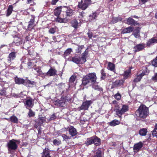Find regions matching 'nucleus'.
Instances as JSON below:
<instances>
[{
    "label": "nucleus",
    "mask_w": 157,
    "mask_h": 157,
    "mask_svg": "<svg viewBox=\"0 0 157 157\" xmlns=\"http://www.w3.org/2000/svg\"><path fill=\"white\" fill-rule=\"evenodd\" d=\"M23 43L22 40L20 38L17 37H14L13 41V45H16L17 46H19L22 44Z\"/></svg>",
    "instance_id": "11"
},
{
    "label": "nucleus",
    "mask_w": 157,
    "mask_h": 157,
    "mask_svg": "<svg viewBox=\"0 0 157 157\" xmlns=\"http://www.w3.org/2000/svg\"><path fill=\"white\" fill-rule=\"evenodd\" d=\"M34 69L37 72L40 73L41 71V70L39 68H35Z\"/></svg>",
    "instance_id": "60"
},
{
    "label": "nucleus",
    "mask_w": 157,
    "mask_h": 157,
    "mask_svg": "<svg viewBox=\"0 0 157 157\" xmlns=\"http://www.w3.org/2000/svg\"><path fill=\"white\" fill-rule=\"evenodd\" d=\"M36 63V60L35 59H32L29 60L28 63V65L29 66L33 67L36 65L35 63Z\"/></svg>",
    "instance_id": "40"
},
{
    "label": "nucleus",
    "mask_w": 157,
    "mask_h": 157,
    "mask_svg": "<svg viewBox=\"0 0 157 157\" xmlns=\"http://www.w3.org/2000/svg\"><path fill=\"white\" fill-rule=\"evenodd\" d=\"M59 88H61L62 89H63L65 87V84L64 83H61L58 85Z\"/></svg>",
    "instance_id": "58"
},
{
    "label": "nucleus",
    "mask_w": 157,
    "mask_h": 157,
    "mask_svg": "<svg viewBox=\"0 0 157 157\" xmlns=\"http://www.w3.org/2000/svg\"><path fill=\"white\" fill-rule=\"evenodd\" d=\"M88 53V48H87L85 51L84 52V53H83L82 54V57H84L86 59V56L87 55Z\"/></svg>",
    "instance_id": "53"
},
{
    "label": "nucleus",
    "mask_w": 157,
    "mask_h": 157,
    "mask_svg": "<svg viewBox=\"0 0 157 157\" xmlns=\"http://www.w3.org/2000/svg\"><path fill=\"white\" fill-rule=\"evenodd\" d=\"M101 78L102 79H104L105 78L106 76V75L104 72L103 69H102L101 71Z\"/></svg>",
    "instance_id": "51"
},
{
    "label": "nucleus",
    "mask_w": 157,
    "mask_h": 157,
    "mask_svg": "<svg viewBox=\"0 0 157 157\" xmlns=\"http://www.w3.org/2000/svg\"><path fill=\"white\" fill-rule=\"evenodd\" d=\"M133 27L129 26L125 29H124L121 33L123 34L128 33L132 32L133 30Z\"/></svg>",
    "instance_id": "21"
},
{
    "label": "nucleus",
    "mask_w": 157,
    "mask_h": 157,
    "mask_svg": "<svg viewBox=\"0 0 157 157\" xmlns=\"http://www.w3.org/2000/svg\"><path fill=\"white\" fill-rule=\"evenodd\" d=\"M92 103L91 101H86L83 102L82 105L78 108L79 111L81 110H87L90 105Z\"/></svg>",
    "instance_id": "4"
},
{
    "label": "nucleus",
    "mask_w": 157,
    "mask_h": 157,
    "mask_svg": "<svg viewBox=\"0 0 157 157\" xmlns=\"http://www.w3.org/2000/svg\"><path fill=\"white\" fill-rule=\"evenodd\" d=\"M45 119L44 118H42L40 119L39 122L40 123H42L44 122L45 121Z\"/></svg>",
    "instance_id": "61"
},
{
    "label": "nucleus",
    "mask_w": 157,
    "mask_h": 157,
    "mask_svg": "<svg viewBox=\"0 0 157 157\" xmlns=\"http://www.w3.org/2000/svg\"><path fill=\"white\" fill-rule=\"evenodd\" d=\"M140 30L139 28H137L133 32L132 34L136 38H139L140 36Z\"/></svg>",
    "instance_id": "29"
},
{
    "label": "nucleus",
    "mask_w": 157,
    "mask_h": 157,
    "mask_svg": "<svg viewBox=\"0 0 157 157\" xmlns=\"http://www.w3.org/2000/svg\"><path fill=\"white\" fill-rule=\"evenodd\" d=\"M90 83H91V82L90 81L89 78H88V76H87L86 75L82 79V84L84 85H85Z\"/></svg>",
    "instance_id": "24"
},
{
    "label": "nucleus",
    "mask_w": 157,
    "mask_h": 157,
    "mask_svg": "<svg viewBox=\"0 0 157 157\" xmlns=\"http://www.w3.org/2000/svg\"><path fill=\"white\" fill-rule=\"evenodd\" d=\"M43 155L42 157H47L49 155V150L48 148H45L43 150Z\"/></svg>",
    "instance_id": "28"
},
{
    "label": "nucleus",
    "mask_w": 157,
    "mask_h": 157,
    "mask_svg": "<svg viewBox=\"0 0 157 157\" xmlns=\"http://www.w3.org/2000/svg\"><path fill=\"white\" fill-rule=\"evenodd\" d=\"M66 101L64 98H61L60 100L57 101L56 102L58 105L61 107H64L66 105Z\"/></svg>",
    "instance_id": "14"
},
{
    "label": "nucleus",
    "mask_w": 157,
    "mask_h": 157,
    "mask_svg": "<svg viewBox=\"0 0 157 157\" xmlns=\"http://www.w3.org/2000/svg\"><path fill=\"white\" fill-rule=\"evenodd\" d=\"M69 61H71L77 64H83L86 61V59L84 57H80L78 56H75L72 57H70L68 59Z\"/></svg>",
    "instance_id": "3"
},
{
    "label": "nucleus",
    "mask_w": 157,
    "mask_h": 157,
    "mask_svg": "<svg viewBox=\"0 0 157 157\" xmlns=\"http://www.w3.org/2000/svg\"><path fill=\"white\" fill-rule=\"evenodd\" d=\"M93 143L96 146L99 145L100 144V140L96 136H94Z\"/></svg>",
    "instance_id": "33"
},
{
    "label": "nucleus",
    "mask_w": 157,
    "mask_h": 157,
    "mask_svg": "<svg viewBox=\"0 0 157 157\" xmlns=\"http://www.w3.org/2000/svg\"><path fill=\"white\" fill-rule=\"evenodd\" d=\"M18 140H15L14 139L10 140L7 143L8 153L12 154L14 151L16 150L17 148V144L19 143Z\"/></svg>",
    "instance_id": "2"
},
{
    "label": "nucleus",
    "mask_w": 157,
    "mask_h": 157,
    "mask_svg": "<svg viewBox=\"0 0 157 157\" xmlns=\"http://www.w3.org/2000/svg\"><path fill=\"white\" fill-rule=\"evenodd\" d=\"M99 13L98 12L96 11L91 14L89 17V20L90 21H92L95 20L97 17V16L98 15Z\"/></svg>",
    "instance_id": "20"
},
{
    "label": "nucleus",
    "mask_w": 157,
    "mask_h": 157,
    "mask_svg": "<svg viewBox=\"0 0 157 157\" xmlns=\"http://www.w3.org/2000/svg\"><path fill=\"white\" fill-rule=\"evenodd\" d=\"M122 19V18L120 17H113L112 18L111 22V24H114L118 21H121Z\"/></svg>",
    "instance_id": "36"
},
{
    "label": "nucleus",
    "mask_w": 157,
    "mask_h": 157,
    "mask_svg": "<svg viewBox=\"0 0 157 157\" xmlns=\"http://www.w3.org/2000/svg\"><path fill=\"white\" fill-rule=\"evenodd\" d=\"M124 81V80L123 79L117 80L113 83V85L116 87H122L123 86Z\"/></svg>",
    "instance_id": "19"
},
{
    "label": "nucleus",
    "mask_w": 157,
    "mask_h": 157,
    "mask_svg": "<svg viewBox=\"0 0 157 157\" xmlns=\"http://www.w3.org/2000/svg\"><path fill=\"white\" fill-rule=\"evenodd\" d=\"M75 76H72L70 78V82H73L75 80Z\"/></svg>",
    "instance_id": "56"
},
{
    "label": "nucleus",
    "mask_w": 157,
    "mask_h": 157,
    "mask_svg": "<svg viewBox=\"0 0 157 157\" xmlns=\"http://www.w3.org/2000/svg\"><path fill=\"white\" fill-rule=\"evenodd\" d=\"M16 53L12 52L10 53L8 57L7 61L9 63H10L12 60H14L16 57Z\"/></svg>",
    "instance_id": "13"
},
{
    "label": "nucleus",
    "mask_w": 157,
    "mask_h": 157,
    "mask_svg": "<svg viewBox=\"0 0 157 157\" xmlns=\"http://www.w3.org/2000/svg\"><path fill=\"white\" fill-rule=\"evenodd\" d=\"M145 74L143 73L138 75L137 77L133 80V82H137L140 81L142 77Z\"/></svg>",
    "instance_id": "32"
},
{
    "label": "nucleus",
    "mask_w": 157,
    "mask_h": 157,
    "mask_svg": "<svg viewBox=\"0 0 157 157\" xmlns=\"http://www.w3.org/2000/svg\"><path fill=\"white\" fill-rule=\"evenodd\" d=\"M66 9V12L67 16H72L73 13V10L68 7H65Z\"/></svg>",
    "instance_id": "26"
},
{
    "label": "nucleus",
    "mask_w": 157,
    "mask_h": 157,
    "mask_svg": "<svg viewBox=\"0 0 157 157\" xmlns=\"http://www.w3.org/2000/svg\"><path fill=\"white\" fill-rule=\"evenodd\" d=\"M135 113L137 117L144 119L148 115V109L145 105H141L136 111Z\"/></svg>",
    "instance_id": "1"
},
{
    "label": "nucleus",
    "mask_w": 157,
    "mask_h": 157,
    "mask_svg": "<svg viewBox=\"0 0 157 157\" xmlns=\"http://www.w3.org/2000/svg\"><path fill=\"white\" fill-rule=\"evenodd\" d=\"M144 48V46L143 44H138L134 47V51L135 52L142 50Z\"/></svg>",
    "instance_id": "18"
},
{
    "label": "nucleus",
    "mask_w": 157,
    "mask_h": 157,
    "mask_svg": "<svg viewBox=\"0 0 157 157\" xmlns=\"http://www.w3.org/2000/svg\"><path fill=\"white\" fill-rule=\"evenodd\" d=\"M143 143L140 142L135 144L134 146L133 149L135 152H138L142 147Z\"/></svg>",
    "instance_id": "16"
},
{
    "label": "nucleus",
    "mask_w": 157,
    "mask_h": 157,
    "mask_svg": "<svg viewBox=\"0 0 157 157\" xmlns=\"http://www.w3.org/2000/svg\"><path fill=\"white\" fill-rule=\"evenodd\" d=\"M94 84L93 85L92 87L93 88L96 90H98L99 91H102V88H101L98 85L97 83H96L94 82L93 83Z\"/></svg>",
    "instance_id": "37"
},
{
    "label": "nucleus",
    "mask_w": 157,
    "mask_h": 157,
    "mask_svg": "<svg viewBox=\"0 0 157 157\" xmlns=\"http://www.w3.org/2000/svg\"><path fill=\"white\" fill-rule=\"evenodd\" d=\"M91 3V1L90 0H84L83 1L82 0L81 2L79 3L78 7L82 10H85Z\"/></svg>",
    "instance_id": "5"
},
{
    "label": "nucleus",
    "mask_w": 157,
    "mask_h": 157,
    "mask_svg": "<svg viewBox=\"0 0 157 157\" xmlns=\"http://www.w3.org/2000/svg\"><path fill=\"white\" fill-rule=\"evenodd\" d=\"M56 31V29L55 28H52L49 29V33H54Z\"/></svg>",
    "instance_id": "54"
},
{
    "label": "nucleus",
    "mask_w": 157,
    "mask_h": 157,
    "mask_svg": "<svg viewBox=\"0 0 157 157\" xmlns=\"http://www.w3.org/2000/svg\"><path fill=\"white\" fill-rule=\"evenodd\" d=\"M56 117V116L54 114H53L50 117V119L51 120H53L55 119Z\"/></svg>",
    "instance_id": "63"
},
{
    "label": "nucleus",
    "mask_w": 157,
    "mask_h": 157,
    "mask_svg": "<svg viewBox=\"0 0 157 157\" xmlns=\"http://www.w3.org/2000/svg\"><path fill=\"white\" fill-rule=\"evenodd\" d=\"M131 75V70L128 69L125 71L124 74V78L126 79L128 78Z\"/></svg>",
    "instance_id": "30"
},
{
    "label": "nucleus",
    "mask_w": 157,
    "mask_h": 157,
    "mask_svg": "<svg viewBox=\"0 0 157 157\" xmlns=\"http://www.w3.org/2000/svg\"><path fill=\"white\" fill-rule=\"evenodd\" d=\"M53 144L55 145L58 146L61 144V142L60 140L55 139L53 140Z\"/></svg>",
    "instance_id": "46"
},
{
    "label": "nucleus",
    "mask_w": 157,
    "mask_h": 157,
    "mask_svg": "<svg viewBox=\"0 0 157 157\" xmlns=\"http://www.w3.org/2000/svg\"><path fill=\"white\" fill-rule=\"evenodd\" d=\"M58 1L59 0H52L51 2V4L52 5H55Z\"/></svg>",
    "instance_id": "57"
},
{
    "label": "nucleus",
    "mask_w": 157,
    "mask_h": 157,
    "mask_svg": "<svg viewBox=\"0 0 157 157\" xmlns=\"http://www.w3.org/2000/svg\"><path fill=\"white\" fill-rule=\"evenodd\" d=\"M34 100L31 98L26 99L25 103V105L26 108L29 109L32 108L34 105Z\"/></svg>",
    "instance_id": "7"
},
{
    "label": "nucleus",
    "mask_w": 157,
    "mask_h": 157,
    "mask_svg": "<svg viewBox=\"0 0 157 157\" xmlns=\"http://www.w3.org/2000/svg\"><path fill=\"white\" fill-rule=\"evenodd\" d=\"M126 23L128 25L134 26H136L138 24L136 21L131 17H129L127 19Z\"/></svg>",
    "instance_id": "17"
},
{
    "label": "nucleus",
    "mask_w": 157,
    "mask_h": 157,
    "mask_svg": "<svg viewBox=\"0 0 157 157\" xmlns=\"http://www.w3.org/2000/svg\"><path fill=\"white\" fill-rule=\"evenodd\" d=\"M62 136L64 140H65L66 141H67V140H68L71 139L70 137L67 136L65 134H62Z\"/></svg>",
    "instance_id": "50"
},
{
    "label": "nucleus",
    "mask_w": 157,
    "mask_h": 157,
    "mask_svg": "<svg viewBox=\"0 0 157 157\" xmlns=\"http://www.w3.org/2000/svg\"><path fill=\"white\" fill-rule=\"evenodd\" d=\"M7 88H3L0 90V94L1 95L6 96V95Z\"/></svg>",
    "instance_id": "45"
},
{
    "label": "nucleus",
    "mask_w": 157,
    "mask_h": 157,
    "mask_svg": "<svg viewBox=\"0 0 157 157\" xmlns=\"http://www.w3.org/2000/svg\"><path fill=\"white\" fill-rule=\"evenodd\" d=\"M101 151L100 149H98L96 151L94 157H101Z\"/></svg>",
    "instance_id": "42"
},
{
    "label": "nucleus",
    "mask_w": 157,
    "mask_h": 157,
    "mask_svg": "<svg viewBox=\"0 0 157 157\" xmlns=\"http://www.w3.org/2000/svg\"><path fill=\"white\" fill-rule=\"evenodd\" d=\"M35 17L34 16H32V18L29 23L28 26V28L30 30L33 29V27Z\"/></svg>",
    "instance_id": "23"
},
{
    "label": "nucleus",
    "mask_w": 157,
    "mask_h": 157,
    "mask_svg": "<svg viewBox=\"0 0 157 157\" xmlns=\"http://www.w3.org/2000/svg\"><path fill=\"white\" fill-rule=\"evenodd\" d=\"M84 13H79V15L78 16L80 18H82V17H83V14Z\"/></svg>",
    "instance_id": "62"
},
{
    "label": "nucleus",
    "mask_w": 157,
    "mask_h": 157,
    "mask_svg": "<svg viewBox=\"0 0 157 157\" xmlns=\"http://www.w3.org/2000/svg\"><path fill=\"white\" fill-rule=\"evenodd\" d=\"M68 128L69 133L72 136H75L77 134V132L74 127L69 126L68 127Z\"/></svg>",
    "instance_id": "10"
},
{
    "label": "nucleus",
    "mask_w": 157,
    "mask_h": 157,
    "mask_svg": "<svg viewBox=\"0 0 157 157\" xmlns=\"http://www.w3.org/2000/svg\"><path fill=\"white\" fill-rule=\"evenodd\" d=\"M120 123V122L117 120H114L111 121L109 123V125L111 126H115L119 124Z\"/></svg>",
    "instance_id": "38"
},
{
    "label": "nucleus",
    "mask_w": 157,
    "mask_h": 157,
    "mask_svg": "<svg viewBox=\"0 0 157 157\" xmlns=\"http://www.w3.org/2000/svg\"><path fill=\"white\" fill-rule=\"evenodd\" d=\"M56 21L60 23H66L67 21V20L66 18H62L59 17H58Z\"/></svg>",
    "instance_id": "43"
},
{
    "label": "nucleus",
    "mask_w": 157,
    "mask_h": 157,
    "mask_svg": "<svg viewBox=\"0 0 157 157\" xmlns=\"http://www.w3.org/2000/svg\"><path fill=\"white\" fill-rule=\"evenodd\" d=\"M147 132V130L145 128L141 129L139 131L140 134L142 136H145Z\"/></svg>",
    "instance_id": "44"
},
{
    "label": "nucleus",
    "mask_w": 157,
    "mask_h": 157,
    "mask_svg": "<svg viewBox=\"0 0 157 157\" xmlns=\"http://www.w3.org/2000/svg\"><path fill=\"white\" fill-rule=\"evenodd\" d=\"M128 107L126 105H124L122 106L121 109L116 108L117 114L120 117H121V115L128 110Z\"/></svg>",
    "instance_id": "6"
},
{
    "label": "nucleus",
    "mask_w": 157,
    "mask_h": 157,
    "mask_svg": "<svg viewBox=\"0 0 157 157\" xmlns=\"http://www.w3.org/2000/svg\"><path fill=\"white\" fill-rule=\"evenodd\" d=\"M88 76L90 81L91 82V83H93L96 82L97 79V77L96 74L95 73H90L86 75Z\"/></svg>",
    "instance_id": "8"
},
{
    "label": "nucleus",
    "mask_w": 157,
    "mask_h": 157,
    "mask_svg": "<svg viewBox=\"0 0 157 157\" xmlns=\"http://www.w3.org/2000/svg\"><path fill=\"white\" fill-rule=\"evenodd\" d=\"M72 52V49L71 48H69L67 49L64 52L63 55V57L66 58V57L68 56Z\"/></svg>",
    "instance_id": "31"
},
{
    "label": "nucleus",
    "mask_w": 157,
    "mask_h": 157,
    "mask_svg": "<svg viewBox=\"0 0 157 157\" xmlns=\"http://www.w3.org/2000/svg\"><path fill=\"white\" fill-rule=\"evenodd\" d=\"M142 3L143 4H144L148 0H140Z\"/></svg>",
    "instance_id": "64"
},
{
    "label": "nucleus",
    "mask_w": 157,
    "mask_h": 157,
    "mask_svg": "<svg viewBox=\"0 0 157 157\" xmlns=\"http://www.w3.org/2000/svg\"><path fill=\"white\" fill-rule=\"evenodd\" d=\"M84 48L83 45L78 46L77 49H76V51L77 53H81L82 49Z\"/></svg>",
    "instance_id": "48"
},
{
    "label": "nucleus",
    "mask_w": 157,
    "mask_h": 157,
    "mask_svg": "<svg viewBox=\"0 0 157 157\" xmlns=\"http://www.w3.org/2000/svg\"><path fill=\"white\" fill-rule=\"evenodd\" d=\"M36 85V82L33 81H31L29 80L26 79L25 81L24 85L27 86L32 87Z\"/></svg>",
    "instance_id": "15"
},
{
    "label": "nucleus",
    "mask_w": 157,
    "mask_h": 157,
    "mask_svg": "<svg viewBox=\"0 0 157 157\" xmlns=\"http://www.w3.org/2000/svg\"><path fill=\"white\" fill-rule=\"evenodd\" d=\"M13 10V7L12 5H10L7 9L6 13V16H9L12 13Z\"/></svg>",
    "instance_id": "39"
},
{
    "label": "nucleus",
    "mask_w": 157,
    "mask_h": 157,
    "mask_svg": "<svg viewBox=\"0 0 157 157\" xmlns=\"http://www.w3.org/2000/svg\"><path fill=\"white\" fill-rule=\"evenodd\" d=\"M10 121L11 122L14 123H17L18 122V119L17 117L14 116H13L10 117Z\"/></svg>",
    "instance_id": "41"
},
{
    "label": "nucleus",
    "mask_w": 157,
    "mask_h": 157,
    "mask_svg": "<svg viewBox=\"0 0 157 157\" xmlns=\"http://www.w3.org/2000/svg\"><path fill=\"white\" fill-rule=\"evenodd\" d=\"M71 22V25L75 29L78 28V23L76 19L72 20Z\"/></svg>",
    "instance_id": "35"
},
{
    "label": "nucleus",
    "mask_w": 157,
    "mask_h": 157,
    "mask_svg": "<svg viewBox=\"0 0 157 157\" xmlns=\"http://www.w3.org/2000/svg\"><path fill=\"white\" fill-rule=\"evenodd\" d=\"M29 112L28 113V115L29 117H34L35 115V113L33 111L30 109H29Z\"/></svg>",
    "instance_id": "49"
},
{
    "label": "nucleus",
    "mask_w": 157,
    "mask_h": 157,
    "mask_svg": "<svg viewBox=\"0 0 157 157\" xmlns=\"http://www.w3.org/2000/svg\"><path fill=\"white\" fill-rule=\"evenodd\" d=\"M94 136L88 138L85 142L86 145L88 146L93 143Z\"/></svg>",
    "instance_id": "27"
},
{
    "label": "nucleus",
    "mask_w": 157,
    "mask_h": 157,
    "mask_svg": "<svg viewBox=\"0 0 157 157\" xmlns=\"http://www.w3.org/2000/svg\"><path fill=\"white\" fill-rule=\"evenodd\" d=\"M152 80L154 81L157 82V72L155 73L151 78Z\"/></svg>",
    "instance_id": "52"
},
{
    "label": "nucleus",
    "mask_w": 157,
    "mask_h": 157,
    "mask_svg": "<svg viewBox=\"0 0 157 157\" xmlns=\"http://www.w3.org/2000/svg\"><path fill=\"white\" fill-rule=\"evenodd\" d=\"M157 43V38L154 37L149 39L147 41L146 45L147 47H149Z\"/></svg>",
    "instance_id": "9"
},
{
    "label": "nucleus",
    "mask_w": 157,
    "mask_h": 157,
    "mask_svg": "<svg viewBox=\"0 0 157 157\" xmlns=\"http://www.w3.org/2000/svg\"><path fill=\"white\" fill-rule=\"evenodd\" d=\"M114 97L116 99L118 100L121 99V96L120 94L117 93L115 95Z\"/></svg>",
    "instance_id": "55"
},
{
    "label": "nucleus",
    "mask_w": 157,
    "mask_h": 157,
    "mask_svg": "<svg viewBox=\"0 0 157 157\" xmlns=\"http://www.w3.org/2000/svg\"><path fill=\"white\" fill-rule=\"evenodd\" d=\"M152 135L153 136H156L157 137V124L155 126V128L152 132Z\"/></svg>",
    "instance_id": "47"
},
{
    "label": "nucleus",
    "mask_w": 157,
    "mask_h": 157,
    "mask_svg": "<svg viewBox=\"0 0 157 157\" xmlns=\"http://www.w3.org/2000/svg\"><path fill=\"white\" fill-rule=\"evenodd\" d=\"M61 7H59L56 9L54 10L55 15L57 16H59L61 13Z\"/></svg>",
    "instance_id": "34"
},
{
    "label": "nucleus",
    "mask_w": 157,
    "mask_h": 157,
    "mask_svg": "<svg viewBox=\"0 0 157 157\" xmlns=\"http://www.w3.org/2000/svg\"><path fill=\"white\" fill-rule=\"evenodd\" d=\"M14 80L15 83L17 84L18 85L22 84L24 85L25 80L16 76L14 77Z\"/></svg>",
    "instance_id": "12"
},
{
    "label": "nucleus",
    "mask_w": 157,
    "mask_h": 157,
    "mask_svg": "<svg viewBox=\"0 0 157 157\" xmlns=\"http://www.w3.org/2000/svg\"><path fill=\"white\" fill-rule=\"evenodd\" d=\"M56 71L55 69L51 68L46 73V75L49 76H54L56 74Z\"/></svg>",
    "instance_id": "22"
},
{
    "label": "nucleus",
    "mask_w": 157,
    "mask_h": 157,
    "mask_svg": "<svg viewBox=\"0 0 157 157\" xmlns=\"http://www.w3.org/2000/svg\"><path fill=\"white\" fill-rule=\"evenodd\" d=\"M87 34L88 35V36L90 38H91L93 36L92 33L91 32H88L87 33Z\"/></svg>",
    "instance_id": "59"
},
{
    "label": "nucleus",
    "mask_w": 157,
    "mask_h": 157,
    "mask_svg": "<svg viewBox=\"0 0 157 157\" xmlns=\"http://www.w3.org/2000/svg\"><path fill=\"white\" fill-rule=\"evenodd\" d=\"M107 68L108 70L114 72L115 71V65L110 62H109L108 63Z\"/></svg>",
    "instance_id": "25"
}]
</instances>
